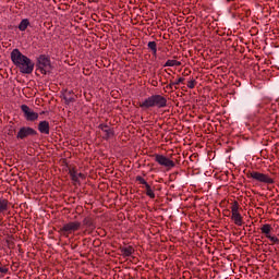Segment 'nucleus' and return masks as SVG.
I'll return each instance as SVG.
<instances>
[{
	"label": "nucleus",
	"instance_id": "obj_3",
	"mask_svg": "<svg viewBox=\"0 0 279 279\" xmlns=\"http://www.w3.org/2000/svg\"><path fill=\"white\" fill-rule=\"evenodd\" d=\"M82 228V222L80 221H70L64 223L58 232L60 233V236H64L65 239H69L71 234H75L80 229Z\"/></svg>",
	"mask_w": 279,
	"mask_h": 279
},
{
	"label": "nucleus",
	"instance_id": "obj_18",
	"mask_svg": "<svg viewBox=\"0 0 279 279\" xmlns=\"http://www.w3.org/2000/svg\"><path fill=\"white\" fill-rule=\"evenodd\" d=\"M147 47L150 49L154 58H156L158 56V44L156 41H149Z\"/></svg>",
	"mask_w": 279,
	"mask_h": 279
},
{
	"label": "nucleus",
	"instance_id": "obj_5",
	"mask_svg": "<svg viewBox=\"0 0 279 279\" xmlns=\"http://www.w3.org/2000/svg\"><path fill=\"white\" fill-rule=\"evenodd\" d=\"M246 177L255 180L256 182H260L262 184H276V181L269 177V174H265L263 172L248 171Z\"/></svg>",
	"mask_w": 279,
	"mask_h": 279
},
{
	"label": "nucleus",
	"instance_id": "obj_30",
	"mask_svg": "<svg viewBox=\"0 0 279 279\" xmlns=\"http://www.w3.org/2000/svg\"><path fill=\"white\" fill-rule=\"evenodd\" d=\"M227 1H229V2H230V1H234V0H227Z\"/></svg>",
	"mask_w": 279,
	"mask_h": 279
},
{
	"label": "nucleus",
	"instance_id": "obj_16",
	"mask_svg": "<svg viewBox=\"0 0 279 279\" xmlns=\"http://www.w3.org/2000/svg\"><path fill=\"white\" fill-rule=\"evenodd\" d=\"M63 99H64L66 106H69V104H74L75 94L73 93V90H65V93L63 95Z\"/></svg>",
	"mask_w": 279,
	"mask_h": 279
},
{
	"label": "nucleus",
	"instance_id": "obj_21",
	"mask_svg": "<svg viewBox=\"0 0 279 279\" xmlns=\"http://www.w3.org/2000/svg\"><path fill=\"white\" fill-rule=\"evenodd\" d=\"M145 189L147 197H149L150 199H156V193H154V190H151V185L146 184Z\"/></svg>",
	"mask_w": 279,
	"mask_h": 279
},
{
	"label": "nucleus",
	"instance_id": "obj_9",
	"mask_svg": "<svg viewBox=\"0 0 279 279\" xmlns=\"http://www.w3.org/2000/svg\"><path fill=\"white\" fill-rule=\"evenodd\" d=\"M28 136H38V131L31 126H22L16 134L17 141H25Z\"/></svg>",
	"mask_w": 279,
	"mask_h": 279
},
{
	"label": "nucleus",
	"instance_id": "obj_20",
	"mask_svg": "<svg viewBox=\"0 0 279 279\" xmlns=\"http://www.w3.org/2000/svg\"><path fill=\"white\" fill-rule=\"evenodd\" d=\"M167 66H182V62L178 61V60H167L166 63L163 64V68Z\"/></svg>",
	"mask_w": 279,
	"mask_h": 279
},
{
	"label": "nucleus",
	"instance_id": "obj_28",
	"mask_svg": "<svg viewBox=\"0 0 279 279\" xmlns=\"http://www.w3.org/2000/svg\"><path fill=\"white\" fill-rule=\"evenodd\" d=\"M8 271H10V269L0 267V274H8Z\"/></svg>",
	"mask_w": 279,
	"mask_h": 279
},
{
	"label": "nucleus",
	"instance_id": "obj_2",
	"mask_svg": "<svg viewBox=\"0 0 279 279\" xmlns=\"http://www.w3.org/2000/svg\"><path fill=\"white\" fill-rule=\"evenodd\" d=\"M138 107L142 110H151V108H158V110L162 108H167V97L160 94H154L144 99V101L138 102Z\"/></svg>",
	"mask_w": 279,
	"mask_h": 279
},
{
	"label": "nucleus",
	"instance_id": "obj_19",
	"mask_svg": "<svg viewBox=\"0 0 279 279\" xmlns=\"http://www.w3.org/2000/svg\"><path fill=\"white\" fill-rule=\"evenodd\" d=\"M28 25H29V19H23L20 22L17 29H20V32H25L27 29Z\"/></svg>",
	"mask_w": 279,
	"mask_h": 279
},
{
	"label": "nucleus",
	"instance_id": "obj_12",
	"mask_svg": "<svg viewBox=\"0 0 279 279\" xmlns=\"http://www.w3.org/2000/svg\"><path fill=\"white\" fill-rule=\"evenodd\" d=\"M119 252L123 258H128V257L132 256V254H134V252H136V250H134V246L129 245V246H120Z\"/></svg>",
	"mask_w": 279,
	"mask_h": 279
},
{
	"label": "nucleus",
	"instance_id": "obj_27",
	"mask_svg": "<svg viewBox=\"0 0 279 279\" xmlns=\"http://www.w3.org/2000/svg\"><path fill=\"white\" fill-rule=\"evenodd\" d=\"M76 175L78 179L81 178L82 180H86V174H84L82 172L77 173Z\"/></svg>",
	"mask_w": 279,
	"mask_h": 279
},
{
	"label": "nucleus",
	"instance_id": "obj_24",
	"mask_svg": "<svg viewBox=\"0 0 279 279\" xmlns=\"http://www.w3.org/2000/svg\"><path fill=\"white\" fill-rule=\"evenodd\" d=\"M166 88H167L168 90H173V88H174V90H178V86H175V82H173V81H170V84H168V85L166 86Z\"/></svg>",
	"mask_w": 279,
	"mask_h": 279
},
{
	"label": "nucleus",
	"instance_id": "obj_23",
	"mask_svg": "<svg viewBox=\"0 0 279 279\" xmlns=\"http://www.w3.org/2000/svg\"><path fill=\"white\" fill-rule=\"evenodd\" d=\"M135 181H136V182H140V184H144V186H147V184H149V183H147V181H146L143 177H141V175H137V177L135 178Z\"/></svg>",
	"mask_w": 279,
	"mask_h": 279
},
{
	"label": "nucleus",
	"instance_id": "obj_22",
	"mask_svg": "<svg viewBox=\"0 0 279 279\" xmlns=\"http://www.w3.org/2000/svg\"><path fill=\"white\" fill-rule=\"evenodd\" d=\"M186 86H187V88H195V86H197V81H196L194 77H192V78L187 82Z\"/></svg>",
	"mask_w": 279,
	"mask_h": 279
},
{
	"label": "nucleus",
	"instance_id": "obj_6",
	"mask_svg": "<svg viewBox=\"0 0 279 279\" xmlns=\"http://www.w3.org/2000/svg\"><path fill=\"white\" fill-rule=\"evenodd\" d=\"M150 158H154L155 162H158L160 167H165L167 171H171L175 167V161L165 155L153 154Z\"/></svg>",
	"mask_w": 279,
	"mask_h": 279
},
{
	"label": "nucleus",
	"instance_id": "obj_1",
	"mask_svg": "<svg viewBox=\"0 0 279 279\" xmlns=\"http://www.w3.org/2000/svg\"><path fill=\"white\" fill-rule=\"evenodd\" d=\"M11 60L13 64L20 69V73H23L24 75H31V73H34L35 64L32 62V59L21 53L19 48L12 50Z\"/></svg>",
	"mask_w": 279,
	"mask_h": 279
},
{
	"label": "nucleus",
	"instance_id": "obj_10",
	"mask_svg": "<svg viewBox=\"0 0 279 279\" xmlns=\"http://www.w3.org/2000/svg\"><path fill=\"white\" fill-rule=\"evenodd\" d=\"M21 110H22V112H24V117H25L26 121H37L38 120V113L35 111H32L29 106L22 105Z\"/></svg>",
	"mask_w": 279,
	"mask_h": 279
},
{
	"label": "nucleus",
	"instance_id": "obj_13",
	"mask_svg": "<svg viewBox=\"0 0 279 279\" xmlns=\"http://www.w3.org/2000/svg\"><path fill=\"white\" fill-rule=\"evenodd\" d=\"M38 131L40 132V134H46L49 135L50 131H51V126L49 125V121L47 120H43L38 123Z\"/></svg>",
	"mask_w": 279,
	"mask_h": 279
},
{
	"label": "nucleus",
	"instance_id": "obj_7",
	"mask_svg": "<svg viewBox=\"0 0 279 279\" xmlns=\"http://www.w3.org/2000/svg\"><path fill=\"white\" fill-rule=\"evenodd\" d=\"M239 210H243L241 206L239 205L238 201H234L231 204V220L235 226H243L245 222L243 221V216H241V213Z\"/></svg>",
	"mask_w": 279,
	"mask_h": 279
},
{
	"label": "nucleus",
	"instance_id": "obj_26",
	"mask_svg": "<svg viewBox=\"0 0 279 279\" xmlns=\"http://www.w3.org/2000/svg\"><path fill=\"white\" fill-rule=\"evenodd\" d=\"M185 78L184 77H179L177 81H174V85L178 86L180 84H184Z\"/></svg>",
	"mask_w": 279,
	"mask_h": 279
},
{
	"label": "nucleus",
	"instance_id": "obj_25",
	"mask_svg": "<svg viewBox=\"0 0 279 279\" xmlns=\"http://www.w3.org/2000/svg\"><path fill=\"white\" fill-rule=\"evenodd\" d=\"M94 247H101V240L100 239H95L93 241Z\"/></svg>",
	"mask_w": 279,
	"mask_h": 279
},
{
	"label": "nucleus",
	"instance_id": "obj_15",
	"mask_svg": "<svg viewBox=\"0 0 279 279\" xmlns=\"http://www.w3.org/2000/svg\"><path fill=\"white\" fill-rule=\"evenodd\" d=\"M83 226L85 228H89L90 230H95V218H93V216H86L83 219Z\"/></svg>",
	"mask_w": 279,
	"mask_h": 279
},
{
	"label": "nucleus",
	"instance_id": "obj_14",
	"mask_svg": "<svg viewBox=\"0 0 279 279\" xmlns=\"http://www.w3.org/2000/svg\"><path fill=\"white\" fill-rule=\"evenodd\" d=\"M8 210H10V201L0 196V214L8 213Z\"/></svg>",
	"mask_w": 279,
	"mask_h": 279
},
{
	"label": "nucleus",
	"instance_id": "obj_4",
	"mask_svg": "<svg viewBox=\"0 0 279 279\" xmlns=\"http://www.w3.org/2000/svg\"><path fill=\"white\" fill-rule=\"evenodd\" d=\"M36 66L41 75H47L48 73H51V59L47 57V54H40L37 58Z\"/></svg>",
	"mask_w": 279,
	"mask_h": 279
},
{
	"label": "nucleus",
	"instance_id": "obj_17",
	"mask_svg": "<svg viewBox=\"0 0 279 279\" xmlns=\"http://www.w3.org/2000/svg\"><path fill=\"white\" fill-rule=\"evenodd\" d=\"M66 167L69 169V175H70L72 182H80V179L77 178V168L71 167L69 165H66Z\"/></svg>",
	"mask_w": 279,
	"mask_h": 279
},
{
	"label": "nucleus",
	"instance_id": "obj_29",
	"mask_svg": "<svg viewBox=\"0 0 279 279\" xmlns=\"http://www.w3.org/2000/svg\"><path fill=\"white\" fill-rule=\"evenodd\" d=\"M151 86H155V87L158 86V81L153 80V81H151Z\"/></svg>",
	"mask_w": 279,
	"mask_h": 279
},
{
	"label": "nucleus",
	"instance_id": "obj_8",
	"mask_svg": "<svg viewBox=\"0 0 279 279\" xmlns=\"http://www.w3.org/2000/svg\"><path fill=\"white\" fill-rule=\"evenodd\" d=\"M260 232L264 234L266 239L270 241V245H278L279 244V235H271L274 232V227L269 223H265L260 227Z\"/></svg>",
	"mask_w": 279,
	"mask_h": 279
},
{
	"label": "nucleus",
	"instance_id": "obj_11",
	"mask_svg": "<svg viewBox=\"0 0 279 279\" xmlns=\"http://www.w3.org/2000/svg\"><path fill=\"white\" fill-rule=\"evenodd\" d=\"M98 130H101V132L105 133L102 136L104 141H110V138H113L114 136V128H110L108 124H99Z\"/></svg>",
	"mask_w": 279,
	"mask_h": 279
}]
</instances>
